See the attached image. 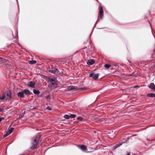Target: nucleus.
I'll list each match as a JSON object with an SVG mask.
<instances>
[{"instance_id":"nucleus-1","label":"nucleus","mask_w":155,"mask_h":155,"mask_svg":"<svg viewBox=\"0 0 155 155\" xmlns=\"http://www.w3.org/2000/svg\"><path fill=\"white\" fill-rule=\"evenodd\" d=\"M40 137V136L38 138L36 137V138L34 139L33 141H32L31 143V148L35 149L37 147Z\"/></svg>"},{"instance_id":"nucleus-2","label":"nucleus","mask_w":155,"mask_h":155,"mask_svg":"<svg viewBox=\"0 0 155 155\" xmlns=\"http://www.w3.org/2000/svg\"><path fill=\"white\" fill-rule=\"evenodd\" d=\"M5 96V101L9 100L11 97V94L10 91H6L4 94Z\"/></svg>"},{"instance_id":"nucleus-3","label":"nucleus","mask_w":155,"mask_h":155,"mask_svg":"<svg viewBox=\"0 0 155 155\" xmlns=\"http://www.w3.org/2000/svg\"><path fill=\"white\" fill-rule=\"evenodd\" d=\"M48 82L51 83L52 85H57V80L55 78L52 79L49 78L48 79Z\"/></svg>"},{"instance_id":"nucleus-4","label":"nucleus","mask_w":155,"mask_h":155,"mask_svg":"<svg viewBox=\"0 0 155 155\" xmlns=\"http://www.w3.org/2000/svg\"><path fill=\"white\" fill-rule=\"evenodd\" d=\"M35 83L33 81L29 82L28 84V86L29 87L34 88L35 87Z\"/></svg>"},{"instance_id":"nucleus-5","label":"nucleus","mask_w":155,"mask_h":155,"mask_svg":"<svg viewBox=\"0 0 155 155\" xmlns=\"http://www.w3.org/2000/svg\"><path fill=\"white\" fill-rule=\"evenodd\" d=\"M104 11L103 8L102 6L100 7L99 8V15L100 17L102 18L104 16Z\"/></svg>"},{"instance_id":"nucleus-6","label":"nucleus","mask_w":155,"mask_h":155,"mask_svg":"<svg viewBox=\"0 0 155 155\" xmlns=\"http://www.w3.org/2000/svg\"><path fill=\"white\" fill-rule=\"evenodd\" d=\"M78 146L79 148L81 149L83 151L87 152L86 150H87V148L85 146L83 145H81L80 147L79 146Z\"/></svg>"},{"instance_id":"nucleus-7","label":"nucleus","mask_w":155,"mask_h":155,"mask_svg":"<svg viewBox=\"0 0 155 155\" xmlns=\"http://www.w3.org/2000/svg\"><path fill=\"white\" fill-rule=\"evenodd\" d=\"M14 129V128L12 127L10 128L9 130L7 131L6 133V134L4 135V137H6L9 134H10L11 133L12 131H13Z\"/></svg>"},{"instance_id":"nucleus-8","label":"nucleus","mask_w":155,"mask_h":155,"mask_svg":"<svg viewBox=\"0 0 155 155\" xmlns=\"http://www.w3.org/2000/svg\"><path fill=\"white\" fill-rule=\"evenodd\" d=\"M18 97L21 98H23L25 96L23 91H22L21 92H20L18 93Z\"/></svg>"},{"instance_id":"nucleus-9","label":"nucleus","mask_w":155,"mask_h":155,"mask_svg":"<svg viewBox=\"0 0 155 155\" xmlns=\"http://www.w3.org/2000/svg\"><path fill=\"white\" fill-rule=\"evenodd\" d=\"M148 86L150 89L155 91V85L153 83H150Z\"/></svg>"},{"instance_id":"nucleus-10","label":"nucleus","mask_w":155,"mask_h":155,"mask_svg":"<svg viewBox=\"0 0 155 155\" xmlns=\"http://www.w3.org/2000/svg\"><path fill=\"white\" fill-rule=\"evenodd\" d=\"M94 63V61L93 59L88 60L87 62V64L88 65H92Z\"/></svg>"},{"instance_id":"nucleus-11","label":"nucleus","mask_w":155,"mask_h":155,"mask_svg":"<svg viewBox=\"0 0 155 155\" xmlns=\"http://www.w3.org/2000/svg\"><path fill=\"white\" fill-rule=\"evenodd\" d=\"M24 93V94H25L26 95H29L30 94V91L27 89L24 90L23 91Z\"/></svg>"},{"instance_id":"nucleus-12","label":"nucleus","mask_w":155,"mask_h":155,"mask_svg":"<svg viewBox=\"0 0 155 155\" xmlns=\"http://www.w3.org/2000/svg\"><path fill=\"white\" fill-rule=\"evenodd\" d=\"M147 96L150 97H155V94L153 93H150L147 94Z\"/></svg>"},{"instance_id":"nucleus-13","label":"nucleus","mask_w":155,"mask_h":155,"mask_svg":"<svg viewBox=\"0 0 155 155\" xmlns=\"http://www.w3.org/2000/svg\"><path fill=\"white\" fill-rule=\"evenodd\" d=\"M99 74H95L94 75L93 78L95 80H97L98 78Z\"/></svg>"},{"instance_id":"nucleus-14","label":"nucleus","mask_w":155,"mask_h":155,"mask_svg":"<svg viewBox=\"0 0 155 155\" xmlns=\"http://www.w3.org/2000/svg\"><path fill=\"white\" fill-rule=\"evenodd\" d=\"M4 100V101H5V96L4 94H0V100Z\"/></svg>"},{"instance_id":"nucleus-15","label":"nucleus","mask_w":155,"mask_h":155,"mask_svg":"<svg viewBox=\"0 0 155 155\" xmlns=\"http://www.w3.org/2000/svg\"><path fill=\"white\" fill-rule=\"evenodd\" d=\"M33 92L35 94H38L40 93V92L38 90L34 89L33 90Z\"/></svg>"},{"instance_id":"nucleus-16","label":"nucleus","mask_w":155,"mask_h":155,"mask_svg":"<svg viewBox=\"0 0 155 155\" xmlns=\"http://www.w3.org/2000/svg\"><path fill=\"white\" fill-rule=\"evenodd\" d=\"M74 88V87L73 86H69L68 88V90H71Z\"/></svg>"},{"instance_id":"nucleus-17","label":"nucleus","mask_w":155,"mask_h":155,"mask_svg":"<svg viewBox=\"0 0 155 155\" xmlns=\"http://www.w3.org/2000/svg\"><path fill=\"white\" fill-rule=\"evenodd\" d=\"M36 61L35 60H32V61H29V63L31 64H35L36 63Z\"/></svg>"},{"instance_id":"nucleus-18","label":"nucleus","mask_w":155,"mask_h":155,"mask_svg":"<svg viewBox=\"0 0 155 155\" xmlns=\"http://www.w3.org/2000/svg\"><path fill=\"white\" fill-rule=\"evenodd\" d=\"M64 117L66 119H69L70 118V115H65L64 116Z\"/></svg>"},{"instance_id":"nucleus-19","label":"nucleus","mask_w":155,"mask_h":155,"mask_svg":"<svg viewBox=\"0 0 155 155\" xmlns=\"http://www.w3.org/2000/svg\"><path fill=\"white\" fill-rule=\"evenodd\" d=\"M110 67V64H106L105 65V67L107 69L109 68Z\"/></svg>"},{"instance_id":"nucleus-20","label":"nucleus","mask_w":155,"mask_h":155,"mask_svg":"<svg viewBox=\"0 0 155 155\" xmlns=\"http://www.w3.org/2000/svg\"><path fill=\"white\" fill-rule=\"evenodd\" d=\"M76 115L75 114H71L70 115V118H73L76 117Z\"/></svg>"},{"instance_id":"nucleus-21","label":"nucleus","mask_w":155,"mask_h":155,"mask_svg":"<svg viewBox=\"0 0 155 155\" xmlns=\"http://www.w3.org/2000/svg\"><path fill=\"white\" fill-rule=\"evenodd\" d=\"M94 74L93 73H91L89 75V77L90 78L93 77Z\"/></svg>"},{"instance_id":"nucleus-22","label":"nucleus","mask_w":155,"mask_h":155,"mask_svg":"<svg viewBox=\"0 0 155 155\" xmlns=\"http://www.w3.org/2000/svg\"><path fill=\"white\" fill-rule=\"evenodd\" d=\"M77 119L81 121L83 119L81 117H78L77 118Z\"/></svg>"},{"instance_id":"nucleus-23","label":"nucleus","mask_w":155,"mask_h":155,"mask_svg":"<svg viewBox=\"0 0 155 155\" xmlns=\"http://www.w3.org/2000/svg\"><path fill=\"white\" fill-rule=\"evenodd\" d=\"M47 109L48 110H51V108H50V107H48L47 108Z\"/></svg>"},{"instance_id":"nucleus-24","label":"nucleus","mask_w":155,"mask_h":155,"mask_svg":"<svg viewBox=\"0 0 155 155\" xmlns=\"http://www.w3.org/2000/svg\"><path fill=\"white\" fill-rule=\"evenodd\" d=\"M122 144V143H120V144L119 145H118L116 147H115V148H117L118 147H119V146H120V145H121Z\"/></svg>"},{"instance_id":"nucleus-25","label":"nucleus","mask_w":155,"mask_h":155,"mask_svg":"<svg viewBox=\"0 0 155 155\" xmlns=\"http://www.w3.org/2000/svg\"><path fill=\"white\" fill-rule=\"evenodd\" d=\"M51 73H54V74H55V71L53 70H51Z\"/></svg>"},{"instance_id":"nucleus-26","label":"nucleus","mask_w":155,"mask_h":155,"mask_svg":"<svg viewBox=\"0 0 155 155\" xmlns=\"http://www.w3.org/2000/svg\"><path fill=\"white\" fill-rule=\"evenodd\" d=\"M104 120V119H101V121H103V120Z\"/></svg>"},{"instance_id":"nucleus-27","label":"nucleus","mask_w":155,"mask_h":155,"mask_svg":"<svg viewBox=\"0 0 155 155\" xmlns=\"http://www.w3.org/2000/svg\"><path fill=\"white\" fill-rule=\"evenodd\" d=\"M132 75H133V76H134V77H135V76H135V75H134L133 74L132 75H130V76H132Z\"/></svg>"},{"instance_id":"nucleus-28","label":"nucleus","mask_w":155,"mask_h":155,"mask_svg":"<svg viewBox=\"0 0 155 155\" xmlns=\"http://www.w3.org/2000/svg\"><path fill=\"white\" fill-rule=\"evenodd\" d=\"M0 61H2V58L0 57Z\"/></svg>"},{"instance_id":"nucleus-29","label":"nucleus","mask_w":155,"mask_h":155,"mask_svg":"<svg viewBox=\"0 0 155 155\" xmlns=\"http://www.w3.org/2000/svg\"><path fill=\"white\" fill-rule=\"evenodd\" d=\"M2 111V110L0 108V112H1Z\"/></svg>"},{"instance_id":"nucleus-30","label":"nucleus","mask_w":155,"mask_h":155,"mask_svg":"<svg viewBox=\"0 0 155 155\" xmlns=\"http://www.w3.org/2000/svg\"><path fill=\"white\" fill-rule=\"evenodd\" d=\"M137 86H135L134 87V88H136Z\"/></svg>"},{"instance_id":"nucleus-31","label":"nucleus","mask_w":155,"mask_h":155,"mask_svg":"<svg viewBox=\"0 0 155 155\" xmlns=\"http://www.w3.org/2000/svg\"><path fill=\"white\" fill-rule=\"evenodd\" d=\"M127 155H130V154L129 153H128Z\"/></svg>"},{"instance_id":"nucleus-32","label":"nucleus","mask_w":155,"mask_h":155,"mask_svg":"<svg viewBox=\"0 0 155 155\" xmlns=\"http://www.w3.org/2000/svg\"><path fill=\"white\" fill-rule=\"evenodd\" d=\"M75 123H78V121H76V122H75Z\"/></svg>"},{"instance_id":"nucleus-33","label":"nucleus","mask_w":155,"mask_h":155,"mask_svg":"<svg viewBox=\"0 0 155 155\" xmlns=\"http://www.w3.org/2000/svg\"><path fill=\"white\" fill-rule=\"evenodd\" d=\"M48 97H49V96H48V97H47V98H48Z\"/></svg>"}]
</instances>
